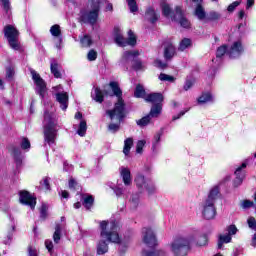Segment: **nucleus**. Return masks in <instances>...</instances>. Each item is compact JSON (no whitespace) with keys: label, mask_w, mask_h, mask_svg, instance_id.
Listing matches in <instances>:
<instances>
[{"label":"nucleus","mask_w":256,"mask_h":256,"mask_svg":"<svg viewBox=\"0 0 256 256\" xmlns=\"http://www.w3.org/2000/svg\"><path fill=\"white\" fill-rule=\"evenodd\" d=\"M100 240L97 244V254L105 255L109 251L107 243H121L119 224L116 221H100Z\"/></svg>","instance_id":"obj_1"},{"label":"nucleus","mask_w":256,"mask_h":256,"mask_svg":"<svg viewBox=\"0 0 256 256\" xmlns=\"http://www.w3.org/2000/svg\"><path fill=\"white\" fill-rule=\"evenodd\" d=\"M110 87L114 95L118 97V101L115 104L114 109L106 111V114L110 117L111 121H117V123H111L109 125V131H112V133H116V131H119V125H121V120L127 117V111L125 110V101H123V98H121L123 92H121L119 84H117V82H111Z\"/></svg>","instance_id":"obj_2"},{"label":"nucleus","mask_w":256,"mask_h":256,"mask_svg":"<svg viewBox=\"0 0 256 256\" xmlns=\"http://www.w3.org/2000/svg\"><path fill=\"white\" fill-rule=\"evenodd\" d=\"M195 241V236H178L170 244L169 250L173 256H186L191 249V242Z\"/></svg>","instance_id":"obj_3"},{"label":"nucleus","mask_w":256,"mask_h":256,"mask_svg":"<svg viewBox=\"0 0 256 256\" xmlns=\"http://www.w3.org/2000/svg\"><path fill=\"white\" fill-rule=\"evenodd\" d=\"M57 119H55V114L46 111L44 113V141L49 145H54L57 139Z\"/></svg>","instance_id":"obj_4"},{"label":"nucleus","mask_w":256,"mask_h":256,"mask_svg":"<svg viewBox=\"0 0 256 256\" xmlns=\"http://www.w3.org/2000/svg\"><path fill=\"white\" fill-rule=\"evenodd\" d=\"M80 19L83 23L95 25L99 19V0H91L90 6L80 12Z\"/></svg>","instance_id":"obj_5"},{"label":"nucleus","mask_w":256,"mask_h":256,"mask_svg":"<svg viewBox=\"0 0 256 256\" xmlns=\"http://www.w3.org/2000/svg\"><path fill=\"white\" fill-rule=\"evenodd\" d=\"M134 183L139 191H146L148 195H153L156 193L157 186L153 180L146 178L143 174L138 173L134 179Z\"/></svg>","instance_id":"obj_6"},{"label":"nucleus","mask_w":256,"mask_h":256,"mask_svg":"<svg viewBox=\"0 0 256 256\" xmlns=\"http://www.w3.org/2000/svg\"><path fill=\"white\" fill-rule=\"evenodd\" d=\"M114 41L119 47H127V45L135 47L137 45V37H135V34L131 30L128 31V39H125L121 30L115 29Z\"/></svg>","instance_id":"obj_7"},{"label":"nucleus","mask_w":256,"mask_h":256,"mask_svg":"<svg viewBox=\"0 0 256 256\" xmlns=\"http://www.w3.org/2000/svg\"><path fill=\"white\" fill-rule=\"evenodd\" d=\"M4 35L8 39L9 45L12 49L16 51L19 49V31L13 25H7L4 27Z\"/></svg>","instance_id":"obj_8"},{"label":"nucleus","mask_w":256,"mask_h":256,"mask_svg":"<svg viewBox=\"0 0 256 256\" xmlns=\"http://www.w3.org/2000/svg\"><path fill=\"white\" fill-rule=\"evenodd\" d=\"M32 79L36 85V93L41 97V99H45V95H47V84L45 83V80L41 78V75L37 73V71L31 69L30 70Z\"/></svg>","instance_id":"obj_9"},{"label":"nucleus","mask_w":256,"mask_h":256,"mask_svg":"<svg viewBox=\"0 0 256 256\" xmlns=\"http://www.w3.org/2000/svg\"><path fill=\"white\" fill-rule=\"evenodd\" d=\"M200 210L202 213L203 219L206 221H211L217 216V208H215V204L211 202L204 201L200 206Z\"/></svg>","instance_id":"obj_10"},{"label":"nucleus","mask_w":256,"mask_h":256,"mask_svg":"<svg viewBox=\"0 0 256 256\" xmlns=\"http://www.w3.org/2000/svg\"><path fill=\"white\" fill-rule=\"evenodd\" d=\"M142 239L143 243H145V245L148 247H155V245H157V237L151 228L142 229Z\"/></svg>","instance_id":"obj_11"},{"label":"nucleus","mask_w":256,"mask_h":256,"mask_svg":"<svg viewBox=\"0 0 256 256\" xmlns=\"http://www.w3.org/2000/svg\"><path fill=\"white\" fill-rule=\"evenodd\" d=\"M172 21H178V23L181 25V27H184V29H189L191 27V22L185 18L183 15V9L181 6H177L175 10V15L171 16Z\"/></svg>","instance_id":"obj_12"},{"label":"nucleus","mask_w":256,"mask_h":256,"mask_svg":"<svg viewBox=\"0 0 256 256\" xmlns=\"http://www.w3.org/2000/svg\"><path fill=\"white\" fill-rule=\"evenodd\" d=\"M20 203H22V205H28V207H30L31 209H35V206L37 205V198L33 197L27 191H21Z\"/></svg>","instance_id":"obj_13"},{"label":"nucleus","mask_w":256,"mask_h":256,"mask_svg":"<svg viewBox=\"0 0 256 256\" xmlns=\"http://www.w3.org/2000/svg\"><path fill=\"white\" fill-rule=\"evenodd\" d=\"M243 53V45L240 41L234 42L228 50V55L231 59H237Z\"/></svg>","instance_id":"obj_14"},{"label":"nucleus","mask_w":256,"mask_h":256,"mask_svg":"<svg viewBox=\"0 0 256 256\" xmlns=\"http://www.w3.org/2000/svg\"><path fill=\"white\" fill-rule=\"evenodd\" d=\"M136 57H139V51H126L122 55L121 63L122 65H129L130 63H133L135 61Z\"/></svg>","instance_id":"obj_15"},{"label":"nucleus","mask_w":256,"mask_h":256,"mask_svg":"<svg viewBox=\"0 0 256 256\" xmlns=\"http://www.w3.org/2000/svg\"><path fill=\"white\" fill-rule=\"evenodd\" d=\"M120 171V176L123 180V183L126 187H129L132 185L133 183V178H131V170H129V168L122 166L119 169Z\"/></svg>","instance_id":"obj_16"},{"label":"nucleus","mask_w":256,"mask_h":256,"mask_svg":"<svg viewBox=\"0 0 256 256\" xmlns=\"http://www.w3.org/2000/svg\"><path fill=\"white\" fill-rule=\"evenodd\" d=\"M245 167H247V163H242V165L236 169V178L234 180L235 187H239V185L243 183V179H245V172L243 171V169H245Z\"/></svg>","instance_id":"obj_17"},{"label":"nucleus","mask_w":256,"mask_h":256,"mask_svg":"<svg viewBox=\"0 0 256 256\" xmlns=\"http://www.w3.org/2000/svg\"><path fill=\"white\" fill-rule=\"evenodd\" d=\"M145 101H147V103H152L153 105H161V103H163V94L161 93L148 94L145 97Z\"/></svg>","instance_id":"obj_18"},{"label":"nucleus","mask_w":256,"mask_h":256,"mask_svg":"<svg viewBox=\"0 0 256 256\" xmlns=\"http://www.w3.org/2000/svg\"><path fill=\"white\" fill-rule=\"evenodd\" d=\"M56 101L60 103V107L63 111H65L68 107L69 103V95L66 92L64 93H56Z\"/></svg>","instance_id":"obj_19"},{"label":"nucleus","mask_w":256,"mask_h":256,"mask_svg":"<svg viewBox=\"0 0 256 256\" xmlns=\"http://www.w3.org/2000/svg\"><path fill=\"white\" fill-rule=\"evenodd\" d=\"M50 33L52 37H57L59 44L56 45L57 49H61V26H59L58 24L53 25L50 28Z\"/></svg>","instance_id":"obj_20"},{"label":"nucleus","mask_w":256,"mask_h":256,"mask_svg":"<svg viewBox=\"0 0 256 256\" xmlns=\"http://www.w3.org/2000/svg\"><path fill=\"white\" fill-rule=\"evenodd\" d=\"M219 196V187L214 186L210 189L207 199L205 200L208 203L215 204L217 197Z\"/></svg>","instance_id":"obj_21"},{"label":"nucleus","mask_w":256,"mask_h":256,"mask_svg":"<svg viewBox=\"0 0 256 256\" xmlns=\"http://www.w3.org/2000/svg\"><path fill=\"white\" fill-rule=\"evenodd\" d=\"M51 73L54 75L56 79H61V66L57 61L51 60V65H50Z\"/></svg>","instance_id":"obj_22"},{"label":"nucleus","mask_w":256,"mask_h":256,"mask_svg":"<svg viewBox=\"0 0 256 256\" xmlns=\"http://www.w3.org/2000/svg\"><path fill=\"white\" fill-rule=\"evenodd\" d=\"M104 97L103 91L99 88H94L91 92V98L93 101H96V103H102L104 101Z\"/></svg>","instance_id":"obj_23"},{"label":"nucleus","mask_w":256,"mask_h":256,"mask_svg":"<svg viewBox=\"0 0 256 256\" xmlns=\"http://www.w3.org/2000/svg\"><path fill=\"white\" fill-rule=\"evenodd\" d=\"M65 229V223H56L53 239L55 243L61 241V231Z\"/></svg>","instance_id":"obj_24"},{"label":"nucleus","mask_w":256,"mask_h":256,"mask_svg":"<svg viewBox=\"0 0 256 256\" xmlns=\"http://www.w3.org/2000/svg\"><path fill=\"white\" fill-rule=\"evenodd\" d=\"M175 56V46L173 44H166L164 48L165 59H173Z\"/></svg>","instance_id":"obj_25"},{"label":"nucleus","mask_w":256,"mask_h":256,"mask_svg":"<svg viewBox=\"0 0 256 256\" xmlns=\"http://www.w3.org/2000/svg\"><path fill=\"white\" fill-rule=\"evenodd\" d=\"M190 235H193L194 240L192 241V243L196 241V246L197 247H205V246H207V243H208L207 236L203 235V236H199L198 237L195 234H190Z\"/></svg>","instance_id":"obj_26"},{"label":"nucleus","mask_w":256,"mask_h":256,"mask_svg":"<svg viewBox=\"0 0 256 256\" xmlns=\"http://www.w3.org/2000/svg\"><path fill=\"white\" fill-rule=\"evenodd\" d=\"M232 237L228 234H220L218 236V249H223L225 243H231Z\"/></svg>","instance_id":"obj_27"},{"label":"nucleus","mask_w":256,"mask_h":256,"mask_svg":"<svg viewBox=\"0 0 256 256\" xmlns=\"http://www.w3.org/2000/svg\"><path fill=\"white\" fill-rule=\"evenodd\" d=\"M211 101H213V96L209 92L203 93L197 99L198 105H205V103H211Z\"/></svg>","instance_id":"obj_28"},{"label":"nucleus","mask_w":256,"mask_h":256,"mask_svg":"<svg viewBox=\"0 0 256 256\" xmlns=\"http://www.w3.org/2000/svg\"><path fill=\"white\" fill-rule=\"evenodd\" d=\"M161 110V104L153 105L148 115L150 116L151 119H157V117L161 115Z\"/></svg>","instance_id":"obj_29"},{"label":"nucleus","mask_w":256,"mask_h":256,"mask_svg":"<svg viewBox=\"0 0 256 256\" xmlns=\"http://www.w3.org/2000/svg\"><path fill=\"white\" fill-rule=\"evenodd\" d=\"M145 17L150 23H155L157 19H159V15L155 13V10L153 8H148L145 14Z\"/></svg>","instance_id":"obj_30"},{"label":"nucleus","mask_w":256,"mask_h":256,"mask_svg":"<svg viewBox=\"0 0 256 256\" xmlns=\"http://www.w3.org/2000/svg\"><path fill=\"white\" fill-rule=\"evenodd\" d=\"M10 151L16 161V165H21V149L19 147L13 146Z\"/></svg>","instance_id":"obj_31"},{"label":"nucleus","mask_w":256,"mask_h":256,"mask_svg":"<svg viewBox=\"0 0 256 256\" xmlns=\"http://www.w3.org/2000/svg\"><path fill=\"white\" fill-rule=\"evenodd\" d=\"M192 45V41L189 38H184L180 41L178 50L179 51H185V49H189V47H191Z\"/></svg>","instance_id":"obj_32"},{"label":"nucleus","mask_w":256,"mask_h":256,"mask_svg":"<svg viewBox=\"0 0 256 256\" xmlns=\"http://www.w3.org/2000/svg\"><path fill=\"white\" fill-rule=\"evenodd\" d=\"M132 147H133V138H127L124 141V148H123L124 155H129Z\"/></svg>","instance_id":"obj_33"},{"label":"nucleus","mask_w":256,"mask_h":256,"mask_svg":"<svg viewBox=\"0 0 256 256\" xmlns=\"http://www.w3.org/2000/svg\"><path fill=\"white\" fill-rule=\"evenodd\" d=\"M195 15L196 17L200 20L203 21V19H205L206 14H205V9L203 8V6L198 5L195 9Z\"/></svg>","instance_id":"obj_34"},{"label":"nucleus","mask_w":256,"mask_h":256,"mask_svg":"<svg viewBox=\"0 0 256 256\" xmlns=\"http://www.w3.org/2000/svg\"><path fill=\"white\" fill-rule=\"evenodd\" d=\"M134 97L138 99L145 97V88L141 84H138L136 86V89L134 91Z\"/></svg>","instance_id":"obj_35"},{"label":"nucleus","mask_w":256,"mask_h":256,"mask_svg":"<svg viewBox=\"0 0 256 256\" xmlns=\"http://www.w3.org/2000/svg\"><path fill=\"white\" fill-rule=\"evenodd\" d=\"M80 43L82 47H91V45H93V40L91 39V36L84 35L82 38H80Z\"/></svg>","instance_id":"obj_36"},{"label":"nucleus","mask_w":256,"mask_h":256,"mask_svg":"<svg viewBox=\"0 0 256 256\" xmlns=\"http://www.w3.org/2000/svg\"><path fill=\"white\" fill-rule=\"evenodd\" d=\"M77 133L80 137H85V133H87V122L85 120L80 122Z\"/></svg>","instance_id":"obj_37"},{"label":"nucleus","mask_w":256,"mask_h":256,"mask_svg":"<svg viewBox=\"0 0 256 256\" xmlns=\"http://www.w3.org/2000/svg\"><path fill=\"white\" fill-rule=\"evenodd\" d=\"M150 122H151L150 115L144 116L142 119H139L136 121L139 127H146V125H149Z\"/></svg>","instance_id":"obj_38"},{"label":"nucleus","mask_w":256,"mask_h":256,"mask_svg":"<svg viewBox=\"0 0 256 256\" xmlns=\"http://www.w3.org/2000/svg\"><path fill=\"white\" fill-rule=\"evenodd\" d=\"M49 181H51V179H49L48 177H44L40 182L41 188L44 189V191L51 190V185L49 184Z\"/></svg>","instance_id":"obj_39"},{"label":"nucleus","mask_w":256,"mask_h":256,"mask_svg":"<svg viewBox=\"0 0 256 256\" xmlns=\"http://www.w3.org/2000/svg\"><path fill=\"white\" fill-rule=\"evenodd\" d=\"M93 202V196H86L84 197L83 205L86 209H91V207H93Z\"/></svg>","instance_id":"obj_40"},{"label":"nucleus","mask_w":256,"mask_h":256,"mask_svg":"<svg viewBox=\"0 0 256 256\" xmlns=\"http://www.w3.org/2000/svg\"><path fill=\"white\" fill-rule=\"evenodd\" d=\"M161 7H162V13H163V15H164L165 17H170L172 11H171V7L169 6V4H167V3H162Z\"/></svg>","instance_id":"obj_41"},{"label":"nucleus","mask_w":256,"mask_h":256,"mask_svg":"<svg viewBox=\"0 0 256 256\" xmlns=\"http://www.w3.org/2000/svg\"><path fill=\"white\" fill-rule=\"evenodd\" d=\"M130 204L133 209H137L139 206V194H133L130 199Z\"/></svg>","instance_id":"obj_42"},{"label":"nucleus","mask_w":256,"mask_h":256,"mask_svg":"<svg viewBox=\"0 0 256 256\" xmlns=\"http://www.w3.org/2000/svg\"><path fill=\"white\" fill-rule=\"evenodd\" d=\"M159 79H160V81H168L169 83L175 82V77H173L171 75L164 74V73H161L159 75Z\"/></svg>","instance_id":"obj_43"},{"label":"nucleus","mask_w":256,"mask_h":256,"mask_svg":"<svg viewBox=\"0 0 256 256\" xmlns=\"http://www.w3.org/2000/svg\"><path fill=\"white\" fill-rule=\"evenodd\" d=\"M2 7L7 15H9L11 11V1L9 0H1Z\"/></svg>","instance_id":"obj_44"},{"label":"nucleus","mask_w":256,"mask_h":256,"mask_svg":"<svg viewBox=\"0 0 256 256\" xmlns=\"http://www.w3.org/2000/svg\"><path fill=\"white\" fill-rule=\"evenodd\" d=\"M129 6V9L131 13H137L138 8H137V2L135 0H126Z\"/></svg>","instance_id":"obj_45"},{"label":"nucleus","mask_w":256,"mask_h":256,"mask_svg":"<svg viewBox=\"0 0 256 256\" xmlns=\"http://www.w3.org/2000/svg\"><path fill=\"white\" fill-rule=\"evenodd\" d=\"M142 255L143 256H159V255H163V250H152L150 252L143 251Z\"/></svg>","instance_id":"obj_46"},{"label":"nucleus","mask_w":256,"mask_h":256,"mask_svg":"<svg viewBox=\"0 0 256 256\" xmlns=\"http://www.w3.org/2000/svg\"><path fill=\"white\" fill-rule=\"evenodd\" d=\"M208 19H210V21H219V19H221V13L212 11L209 13Z\"/></svg>","instance_id":"obj_47"},{"label":"nucleus","mask_w":256,"mask_h":256,"mask_svg":"<svg viewBox=\"0 0 256 256\" xmlns=\"http://www.w3.org/2000/svg\"><path fill=\"white\" fill-rule=\"evenodd\" d=\"M132 67L135 69V71H141L142 69H145V65H143V63L139 60H134Z\"/></svg>","instance_id":"obj_48"},{"label":"nucleus","mask_w":256,"mask_h":256,"mask_svg":"<svg viewBox=\"0 0 256 256\" xmlns=\"http://www.w3.org/2000/svg\"><path fill=\"white\" fill-rule=\"evenodd\" d=\"M226 231H227L226 234H228L230 237H233V235H237L238 229H237V226L230 225L227 227Z\"/></svg>","instance_id":"obj_49"},{"label":"nucleus","mask_w":256,"mask_h":256,"mask_svg":"<svg viewBox=\"0 0 256 256\" xmlns=\"http://www.w3.org/2000/svg\"><path fill=\"white\" fill-rule=\"evenodd\" d=\"M240 5H241V0H237L231 3L227 8L228 13H233V11H235V9H237V7Z\"/></svg>","instance_id":"obj_50"},{"label":"nucleus","mask_w":256,"mask_h":256,"mask_svg":"<svg viewBox=\"0 0 256 256\" xmlns=\"http://www.w3.org/2000/svg\"><path fill=\"white\" fill-rule=\"evenodd\" d=\"M20 147H21V149L29 150V149H31V142H29V139H27V138H22Z\"/></svg>","instance_id":"obj_51"},{"label":"nucleus","mask_w":256,"mask_h":256,"mask_svg":"<svg viewBox=\"0 0 256 256\" xmlns=\"http://www.w3.org/2000/svg\"><path fill=\"white\" fill-rule=\"evenodd\" d=\"M225 53H227V46H225V45L220 46V47L217 49L216 57H217V58L223 57V55H225Z\"/></svg>","instance_id":"obj_52"},{"label":"nucleus","mask_w":256,"mask_h":256,"mask_svg":"<svg viewBox=\"0 0 256 256\" xmlns=\"http://www.w3.org/2000/svg\"><path fill=\"white\" fill-rule=\"evenodd\" d=\"M145 140H140L136 145V153H143V148L145 147Z\"/></svg>","instance_id":"obj_53"},{"label":"nucleus","mask_w":256,"mask_h":256,"mask_svg":"<svg viewBox=\"0 0 256 256\" xmlns=\"http://www.w3.org/2000/svg\"><path fill=\"white\" fill-rule=\"evenodd\" d=\"M88 61H95L97 59V51L90 50L87 54Z\"/></svg>","instance_id":"obj_54"},{"label":"nucleus","mask_w":256,"mask_h":256,"mask_svg":"<svg viewBox=\"0 0 256 256\" xmlns=\"http://www.w3.org/2000/svg\"><path fill=\"white\" fill-rule=\"evenodd\" d=\"M40 217H41V219L47 218V204H42V206L40 208Z\"/></svg>","instance_id":"obj_55"},{"label":"nucleus","mask_w":256,"mask_h":256,"mask_svg":"<svg viewBox=\"0 0 256 256\" xmlns=\"http://www.w3.org/2000/svg\"><path fill=\"white\" fill-rule=\"evenodd\" d=\"M250 207H253V201L244 200V201L241 202V208L242 209H249Z\"/></svg>","instance_id":"obj_56"},{"label":"nucleus","mask_w":256,"mask_h":256,"mask_svg":"<svg viewBox=\"0 0 256 256\" xmlns=\"http://www.w3.org/2000/svg\"><path fill=\"white\" fill-rule=\"evenodd\" d=\"M247 223L250 229H256V219L254 217H249Z\"/></svg>","instance_id":"obj_57"},{"label":"nucleus","mask_w":256,"mask_h":256,"mask_svg":"<svg viewBox=\"0 0 256 256\" xmlns=\"http://www.w3.org/2000/svg\"><path fill=\"white\" fill-rule=\"evenodd\" d=\"M194 83L195 82L193 80H186V82L184 84V91H189V89H191V87H193Z\"/></svg>","instance_id":"obj_58"},{"label":"nucleus","mask_w":256,"mask_h":256,"mask_svg":"<svg viewBox=\"0 0 256 256\" xmlns=\"http://www.w3.org/2000/svg\"><path fill=\"white\" fill-rule=\"evenodd\" d=\"M155 67H158L159 69H165L167 67V63L162 62L161 60H156L154 62Z\"/></svg>","instance_id":"obj_59"},{"label":"nucleus","mask_w":256,"mask_h":256,"mask_svg":"<svg viewBox=\"0 0 256 256\" xmlns=\"http://www.w3.org/2000/svg\"><path fill=\"white\" fill-rule=\"evenodd\" d=\"M15 75V70L12 67L6 69V77L7 79H11Z\"/></svg>","instance_id":"obj_60"},{"label":"nucleus","mask_w":256,"mask_h":256,"mask_svg":"<svg viewBox=\"0 0 256 256\" xmlns=\"http://www.w3.org/2000/svg\"><path fill=\"white\" fill-rule=\"evenodd\" d=\"M45 247L48 249L49 253H51V251H53V242L51 240H46Z\"/></svg>","instance_id":"obj_61"},{"label":"nucleus","mask_w":256,"mask_h":256,"mask_svg":"<svg viewBox=\"0 0 256 256\" xmlns=\"http://www.w3.org/2000/svg\"><path fill=\"white\" fill-rule=\"evenodd\" d=\"M159 141H161V134H157L154 137L153 149H155L157 145H159Z\"/></svg>","instance_id":"obj_62"},{"label":"nucleus","mask_w":256,"mask_h":256,"mask_svg":"<svg viewBox=\"0 0 256 256\" xmlns=\"http://www.w3.org/2000/svg\"><path fill=\"white\" fill-rule=\"evenodd\" d=\"M77 187V181L75 179L69 180V189H75Z\"/></svg>","instance_id":"obj_63"},{"label":"nucleus","mask_w":256,"mask_h":256,"mask_svg":"<svg viewBox=\"0 0 256 256\" xmlns=\"http://www.w3.org/2000/svg\"><path fill=\"white\" fill-rule=\"evenodd\" d=\"M28 251H29V256H37V250L34 249L33 247L29 246Z\"/></svg>","instance_id":"obj_64"}]
</instances>
